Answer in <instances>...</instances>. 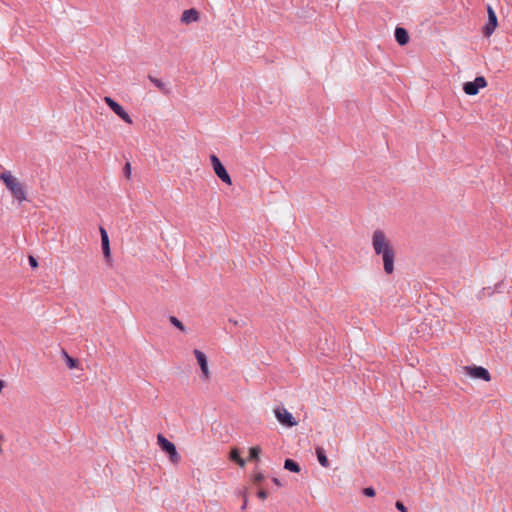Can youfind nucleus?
I'll use <instances>...</instances> for the list:
<instances>
[{
	"label": "nucleus",
	"instance_id": "nucleus-1",
	"mask_svg": "<svg viewBox=\"0 0 512 512\" xmlns=\"http://www.w3.org/2000/svg\"><path fill=\"white\" fill-rule=\"evenodd\" d=\"M372 247L376 255L382 256L384 271L392 274L394 271L395 252L382 230H375L372 235Z\"/></svg>",
	"mask_w": 512,
	"mask_h": 512
},
{
	"label": "nucleus",
	"instance_id": "nucleus-2",
	"mask_svg": "<svg viewBox=\"0 0 512 512\" xmlns=\"http://www.w3.org/2000/svg\"><path fill=\"white\" fill-rule=\"evenodd\" d=\"M157 444L159 445L161 450L168 455L171 463L178 464L181 461V456L177 452L175 444L169 441L162 434L157 435Z\"/></svg>",
	"mask_w": 512,
	"mask_h": 512
},
{
	"label": "nucleus",
	"instance_id": "nucleus-3",
	"mask_svg": "<svg viewBox=\"0 0 512 512\" xmlns=\"http://www.w3.org/2000/svg\"><path fill=\"white\" fill-rule=\"evenodd\" d=\"M210 162H211L213 170H214L215 174L218 176V178L221 181H223L224 183L231 185L232 184L231 177L228 174L225 167L223 166V164L221 163L220 159L216 155L212 154V155H210Z\"/></svg>",
	"mask_w": 512,
	"mask_h": 512
},
{
	"label": "nucleus",
	"instance_id": "nucleus-4",
	"mask_svg": "<svg viewBox=\"0 0 512 512\" xmlns=\"http://www.w3.org/2000/svg\"><path fill=\"white\" fill-rule=\"evenodd\" d=\"M6 188L18 202L21 203L27 200L25 188L16 177L6 185Z\"/></svg>",
	"mask_w": 512,
	"mask_h": 512
},
{
	"label": "nucleus",
	"instance_id": "nucleus-5",
	"mask_svg": "<svg viewBox=\"0 0 512 512\" xmlns=\"http://www.w3.org/2000/svg\"><path fill=\"white\" fill-rule=\"evenodd\" d=\"M463 370L468 376L472 378L481 379L486 382H489L491 380L489 371L482 366H464Z\"/></svg>",
	"mask_w": 512,
	"mask_h": 512
},
{
	"label": "nucleus",
	"instance_id": "nucleus-6",
	"mask_svg": "<svg viewBox=\"0 0 512 512\" xmlns=\"http://www.w3.org/2000/svg\"><path fill=\"white\" fill-rule=\"evenodd\" d=\"M274 414L279 423L286 427H293L297 425V421L293 415L284 407H276L274 409Z\"/></svg>",
	"mask_w": 512,
	"mask_h": 512
},
{
	"label": "nucleus",
	"instance_id": "nucleus-7",
	"mask_svg": "<svg viewBox=\"0 0 512 512\" xmlns=\"http://www.w3.org/2000/svg\"><path fill=\"white\" fill-rule=\"evenodd\" d=\"M105 103L109 106V108L118 116L120 117L124 122L128 124H132L133 121L129 114L123 109V107L118 104L115 100H113L111 97L106 96L104 98Z\"/></svg>",
	"mask_w": 512,
	"mask_h": 512
},
{
	"label": "nucleus",
	"instance_id": "nucleus-8",
	"mask_svg": "<svg viewBox=\"0 0 512 512\" xmlns=\"http://www.w3.org/2000/svg\"><path fill=\"white\" fill-rule=\"evenodd\" d=\"M486 85V79L483 76H478L474 81L464 83L463 90L467 95L474 96L478 94L480 88H484Z\"/></svg>",
	"mask_w": 512,
	"mask_h": 512
},
{
	"label": "nucleus",
	"instance_id": "nucleus-9",
	"mask_svg": "<svg viewBox=\"0 0 512 512\" xmlns=\"http://www.w3.org/2000/svg\"><path fill=\"white\" fill-rule=\"evenodd\" d=\"M487 13H488V21L487 23L485 24V26L483 27V35L485 37H490L494 30L496 29L497 25H498V21H497V16L493 10V8L488 5L487 7Z\"/></svg>",
	"mask_w": 512,
	"mask_h": 512
},
{
	"label": "nucleus",
	"instance_id": "nucleus-10",
	"mask_svg": "<svg viewBox=\"0 0 512 512\" xmlns=\"http://www.w3.org/2000/svg\"><path fill=\"white\" fill-rule=\"evenodd\" d=\"M194 355H195L197 362L200 366L203 377L205 379H208L210 376V373H209V369H208V360H207L206 355L198 349L194 350Z\"/></svg>",
	"mask_w": 512,
	"mask_h": 512
},
{
	"label": "nucleus",
	"instance_id": "nucleus-11",
	"mask_svg": "<svg viewBox=\"0 0 512 512\" xmlns=\"http://www.w3.org/2000/svg\"><path fill=\"white\" fill-rule=\"evenodd\" d=\"M100 235L102 252L106 261L109 263L111 261L110 242L107 231L103 227H100Z\"/></svg>",
	"mask_w": 512,
	"mask_h": 512
},
{
	"label": "nucleus",
	"instance_id": "nucleus-12",
	"mask_svg": "<svg viewBox=\"0 0 512 512\" xmlns=\"http://www.w3.org/2000/svg\"><path fill=\"white\" fill-rule=\"evenodd\" d=\"M199 20V12L195 8L184 10L181 16V22L185 25L197 22Z\"/></svg>",
	"mask_w": 512,
	"mask_h": 512
},
{
	"label": "nucleus",
	"instance_id": "nucleus-13",
	"mask_svg": "<svg viewBox=\"0 0 512 512\" xmlns=\"http://www.w3.org/2000/svg\"><path fill=\"white\" fill-rule=\"evenodd\" d=\"M394 35L397 43L401 46L406 45L409 42L408 32L403 27H396Z\"/></svg>",
	"mask_w": 512,
	"mask_h": 512
},
{
	"label": "nucleus",
	"instance_id": "nucleus-14",
	"mask_svg": "<svg viewBox=\"0 0 512 512\" xmlns=\"http://www.w3.org/2000/svg\"><path fill=\"white\" fill-rule=\"evenodd\" d=\"M315 452L320 465L322 467L328 468L330 463L326 456L325 450L322 447L318 446L316 447Z\"/></svg>",
	"mask_w": 512,
	"mask_h": 512
},
{
	"label": "nucleus",
	"instance_id": "nucleus-15",
	"mask_svg": "<svg viewBox=\"0 0 512 512\" xmlns=\"http://www.w3.org/2000/svg\"><path fill=\"white\" fill-rule=\"evenodd\" d=\"M148 79L150 80L151 83H153L162 93L164 94H169L170 93V90L169 88L167 87V85L161 81L160 79L152 76V75H148Z\"/></svg>",
	"mask_w": 512,
	"mask_h": 512
},
{
	"label": "nucleus",
	"instance_id": "nucleus-16",
	"mask_svg": "<svg viewBox=\"0 0 512 512\" xmlns=\"http://www.w3.org/2000/svg\"><path fill=\"white\" fill-rule=\"evenodd\" d=\"M230 459L234 462H236L240 467L245 466V460L241 458L240 452L237 448H234L230 452Z\"/></svg>",
	"mask_w": 512,
	"mask_h": 512
},
{
	"label": "nucleus",
	"instance_id": "nucleus-17",
	"mask_svg": "<svg viewBox=\"0 0 512 512\" xmlns=\"http://www.w3.org/2000/svg\"><path fill=\"white\" fill-rule=\"evenodd\" d=\"M62 356L66 362V365L70 368V369H74V368H77L78 367V360L71 357L65 350H62Z\"/></svg>",
	"mask_w": 512,
	"mask_h": 512
},
{
	"label": "nucleus",
	"instance_id": "nucleus-18",
	"mask_svg": "<svg viewBox=\"0 0 512 512\" xmlns=\"http://www.w3.org/2000/svg\"><path fill=\"white\" fill-rule=\"evenodd\" d=\"M284 468L286 470H289V471L294 472V473H298L301 470L299 464L296 461L292 460V459H286L285 460Z\"/></svg>",
	"mask_w": 512,
	"mask_h": 512
},
{
	"label": "nucleus",
	"instance_id": "nucleus-19",
	"mask_svg": "<svg viewBox=\"0 0 512 512\" xmlns=\"http://www.w3.org/2000/svg\"><path fill=\"white\" fill-rule=\"evenodd\" d=\"M15 177L11 174L10 171H7L5 169L2 170L0 173V180H2L5 184V186L10 183Z\"/></svg>",
	"mask_w": 512,
	"mask_h": 512
},
{
	"label": "nucleus",
	"instance_id": "nucleus-20",
	"mask_svg": "<svg viewBox=\"0 0 512 512\" xmlns=\"http://www.w3.org/2000/svg\"><path fill=\"white\" fill-rule=\"evenodd\" d=\"M170 323L175 326L177 329H179L181 332H186V327L183 325V323L175 316L169 317Z\"/></svg>",
	"mask_w": 512,
	"mask_h": 512
},
{
	"label": "nucleus",
	"instance_id": "nucleus-21",
	"mask_svg": "<svg viewBox=\"0 0 512 512\" xmlns=\"http://www.w3.org/2000/svg\"><path fill=\"white\" fill-rule=\"evenodd\" d=\"M260 453H261V448L259 446L251 447L249 450V458L251 460H258Z\"/></svg>",
	"mask_w": 512,
	"mask_h": 512
},
{
	"label": "nucleus",
	"instance_id": "nucleus-22",
	"mask_svg": "<svg viewBox=\"0 0 512 512\" xmlns=\"http://www.w3.org/2000/svg\"><path fill=\"white\" fill-rule=\"evenodd\" d=\"M363 494L367 497L375 496V489L373 487H367L363 489Z\"/></svg>",
	"mask_w": 512,
	"mask_h": 512
},
{
	"label": "nucleus",
	"instance_id": "nucleus-23",
	"mask_svg": "<svg viewBox=\"0 0 512 512\" xmlns=\"http://www.w3.org/2000/svg\"><path fill=\"white\" fill-rule=\"evenodd\" d=\"M123 172L126 178H130L131 176V165L129 162H127L123 168Z\"/></svg>",
	"mask_w": 512,
	"mask_h": 512
},
{
	"label": "nucleus",
	"instance_id": "nucleus-24",
	"mask_svg": "<svg viewBox=\"0 0 512 512\" xmlns=\"http://www.w3.org/2000/svg\"><path fill=\"white\" fill-rule=\"evenodd\" d=\"M395 507L397 510H399L400 512H408L407 508L405 507V505L403 504V502L401 501H397L395 503Z\"/></svg>",
	"mask_w": 512,
	"mask_h": 512
},
{
	"label": "nucleus",
	"instance_id": "nucleus-25",
	"mask_svg": "<svg viewBox=\"0 0 512 512\" xmlns=\"http://www.w3.org/2000/svg\"><path fill=\"white\" fill-rule=\"evenodd\" d=\"M263 480H264V475L262 473H257L253 479L255 484H260Z\"/></svg>",
	"mask_w": 512,
	"mask_h": 512
},
{
	"label": "nucleus",
	"instance_id": "nucleus-26",
	"mask_svg": "<svg viewBox=\"0 0 512 512\" xmlns=\"http://www.w3.org/2000/svg\"><path fill=\"white\" fill-rule=\"evenodd\" d=\"M28 260H29V264H30V266H31L32 268H36V267H38V262H37V260H36V258H35V257H33V256H29Z\"/></svg>",
	"mask_w": 512,
	"mask_h": 512
},
{
	"label": "nucleus",
	"instance_id": "nucleus-27",
	"mask_svg": "<svg viewBox=\"0 0 512 512\" xmlns=\"http://www.w3.org/2000/svg\"><path fill=\"white\" fill-rule=\"evenodd\" d=\"M257 496L260 499L265 500L267 498V496H268V493L265 490H260V491H258Z\"/></svg>",
	"mask_w": 512,
	"mask_h": 512
},
{
	"label": "nucleus",
	"instance_id": "nucleus-28",
	"mask_svg": "<svg viewBox=\"0 0 512 512\" xmlns=\"http://www.w3.org/2000/svg\"><path fill=\"white\" fill-rule=\"evenodd\" d=\"M247 504H248V499H247V496L245 495L244 496V501H243L242 506H241V510L242 511L246 510Z\"/></svg>",
	"mask_w": 512,
	"mask_h": 512
},
{
	"label": "nucleus",
	"instance_id": "nucleus-29",
	"mask_svg": "<svg viewBox=\"0 0 512 512\" xmlns=\"http://www.w3.org/2000/svg\"><path fill=\"white\" fill-rule=\"evenodd\" d=\"M273 482L274 484H276L277 486H281V482L279 481L278 478H273Z\"/></svg>",
	"mask_w": 512,
	"mask_h": 512
},
{
	"label": "nucleus",
	"instance_id": "nucleus-30",
	"mask_svg": "<svg viewBox=\"0 0 512 512\" xmlns=\"http://www.w3.org/2000/svg\"><path fill=\"white\" fill-rule=\"evenodd\" d=\"M3 387H4V381L0 380V393L2 392Z\"/></svg>",
	"mask_w": 512,
	"mask_h": 512
},
{
	"label": "nucleus",
	"instance_id": "nucleus-31",
	"mask_svg": "<svg viewBox=\"0 0 512 512\" xmlns=\"http://www.w3.org/2000/svg\"><path fill=\"white\" fill-rule=\"evenodd\" d=\"M229 321H230L231 323H233L234 325H239V322H238V321H236V320H232V319H230Z\"/></svg>",
	"mask_w": 512,
	"mask_h": 512
},
{
	"label": "nucleus",
	"instance_id": "nucleus-32",
	"mask_svg": "<svg viewBox=\"0 0 512 512\" xmlns=\"http://www.w3.org/2000/svg\"><path fill=\"white\" fill-rule=\"evenodd\" d=\"M3 169H4L3 166L0 164V173L2 172Z\"/></svg>",
	"mask_w": 512,
	"mask_h": 512
},
{
	"label": "nucleus",
	"instance_id": "nucleus-33",
	"mask_svg": "<svg viewBox=\"0 0 512 512\" xmlns=\"http://www.w3.org/2000/svg\"><path fill=\"white\" fill-rule=\"evenodd\" d=\"M2 438H3L2 435H0V439H2Z\"/></svg>",
	"mask_w": 512,
	"mask_h": 512
}]
</instances>
